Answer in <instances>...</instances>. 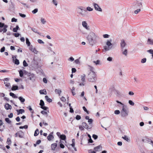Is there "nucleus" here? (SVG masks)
Here are the masks:
<instances>
[{"label": "nucleus", "instance_id": "obj_1", "mask_svg": "<svg viewBox=\"0 0 153 153\" xmlns=\"http://www.w3.org/2000/svg\"><path fill=\"white\" fill-rule=\"evenodd\" d=\"M97 38L98 37L94 32H91L87 36V39L90 45L93 46L96 43Z\"/></svg>", "mask_w": 153, "mask_h": 153}, {"label": "nucleus", "instance_id": "obj_2", "mask_svg": "<svg viewBox=\"0 0 153 153\" xmlns=\"http://www.w3.org/2000/svg\"><path fill=\"white\" fill-rule=\"evenodd\" d=\"M87 79L88 82H95L97 80V75L94 71L89 72L87 76Z\"/></svg>", "mask_w": 153, "mask_h": 153}, {"label": "nucleus", "instance_id": "obj_3", "mask_svg": "<svg viewBox=\"0 0 153 153\" xmlns=\"http://www.w3.org/2000/svg\"><path fill=\"white\" fill-rule=\"evenodd\" d=\"M77 12L79 16L82 17L86 16L88 14L87 11L85 8L83 7H79L77 9Z\"/></svg>", "mask_w": 153, "mask_h": 153}, {"label": "nucleus", "instance_id": "obj_4", "mask_svg": "<svg viewBox=\"0 0 153 153\" xmlns=\"http://www.w3.org/2000/svg\"><path fill=\"white\" fill-rule=\"evenodd\" d=\"M112 39H110L107 40L105 42L106 45L103 47L105 51H108L112 48L113 44L111 43Z\"/></svg>", "mask_w": 153, "mask_h": 153}, {"label": "nucleus", "instance_id": "obj_5", "mask_svg": "<svg viewBox=\"0 0 153 153\" xmlns=\"http://www.w3.org/2000/svg\"><path fill=\"white\" fill-rule=\"evenodd\" d=\"M128 108L125 105L123 106L122 110H121L120 114L121 116L123 117H126L128 115Z\"/></svg>", "mask_w": 153, "mask_h": 153}, {"label": "nucleus", "instance_id": "obj_6", "mask_svg": "<svg viewBox=\"0 0 153 153\" xmlns=\"http://www.w3.org/2000/svg\"><path fill=\"white\" fill-rule=\"evenodd\" d=\"M8 27L7 25L0 22V32H2L3 33H5L7 31V28Z\"/></svg>", "mask_w": 153, "mask_h": 153}, {"label": "nucleus", "instance_id": "obj_7", "mask_svg": "<svg viewBox=\"0 0 153 153\" xmlns=\"http://www.w3.org/2000/svg\"><path fill=\"white\" fill-rule=\"evenodd\" d=\"M92 5L94 6V9L96 10L101 12H102V8L97 3L93 2L92 3Z\"/></svg>", "mask_w": 153, "mask_h": 153}, {"label": "nucleus", "instance_id": "obj_8", "mask_svg": "<svg viewBox=\"0 0 153 153\" xmlns=\"http://www.w3.org/2000/svg\"><path fill=\"white\" fill-rule=\"evenodd\" d=\"M82 26L86 30H89L90 29L89 26L88 25L87 23L86 22L84 21L82 22Z\"/></svg>", "mask_w": 153, "mask_h": 153}, {"label": "nucleus", "instance_id": "obj_9", "mask_svg": "<svg viewBox=\"0 0 153 153\" xmlns=\"http://www.w3.org/2000/svg\"><path fill=\"white\" fill-rule=\"evenodd\" d=\"M72 143L68 147V149H70V146H71L72 147H73L74 150L76 151H77V149L75 147V140L74 139H73L72 140Z\"/></svg>", "mask_w": 153, "mask_h": 153}, {"label": "nucleus", "instance_id": "obj_10", "mask_svg": "<svg viewBox=\"0 0 153 153\" xmlns=\"http://www.w3.org/2000/svg\"><path fill=\"white\" fill-rule=\"evenodd\" d=\"M82 126L84 128L87 129H91L92 126V125L88 126L85 122H83L82 123Z\"/></svg>", "mask_w": 153, "mask_h": 153}, {"label": "nucleus", "instance_id": "obj_11", "mask_svg": "<svg viewBox=\"0 0 153 153\" xmlns=\"http://www.w3.org/2000/svg\"><path fill=\"white\" fill-rule=\"evenodd\" d=\"M29 49L30 51H31L35 54L37 53L38 51L36 50L35 48H33V47L32 45H31L30 46Z\"/></svg>", "mask_w": 153, "mask_h": 153}, {"label": "nucleus", "instance_id": "obj_12", "mask_svg": "<svg viewBox=\"0 0 153 153\" xmlns=\"http://www.w3.org/2000/svg\"><path fill=\"white\" fill-rule=\"evenodd\" d=\"M53 132H52L49 134L48 136L47 137V139L48 140L51 141L53 139L54 137L53 135Z\"/></svg>", "mask_w": 153, "mask_h": 153}, {"label": "nucleus", "instance_id": "obj_13", "mask_svg": "<svg viewBox=\"0 0 153 153\" xmlns=\"http://www.w3.org/2000/svg\"><path fill=\"white\" fill-rule=\"evenodd\" d=\"M102 146H99L94 147V150L95 151V152L99 151L102 150Z\"/></svg>", "mask_w": 153, "mask_h": 153}, {"label": "nucleus", "instance_id": "obj_14", "mask_svg": "<svg viewBox=\"0 0 153 153\" xmlns=\"http://www.w3.org/2000/svg\"><path fill=\"white\" fill-rule=\"evenodd\" d=\"M57 146V144L56 143H54L51 145V149L52 150L54 151L55 150L56 147Z\"/></svg>", "mask_w": 153, "mask_h": 153}, {"label": "nucleus", "instance_id": "obj_15", "mask_svg": "<svg viewBox=\"0 0 153 153\" xmlns=\"http://www.w3.org/2000/svg\"><path fill=\"white\" fill-rule=\"evenodd\" d=\"M144 143H148L150 142V141H151V140L146 138L144 137L142 139Z\"/></svg>", "mask_w": 153, "mask_h": 153}, {"label": "nucleus", "instance_id": "obj_16", "mask_svg": "<svg viewBox=\"0 0 153 153\" xmlns=\"http://www.w3.org/2000/svg\"><path fill=\"white\" fill-rule=\"evenodd\" d=\"M4 107L6 110H8L9 109H11L12 108L11 106L8 103L5 104Z\"/></svg>", "mask_w": 153, "mask_h": 153}, {"label": "nucleus", "instance_id": "obj_17", "mask_svg": "<svg viewBox=\"0 0 153 153\" xmlns=\"http://www.w3.org/2000/svg\"><path fill=\"white\" fill-rule=\"evenodd\" d=\"M120 45L122 49H124V48L126 45V44L124 41L123 40L121 41Z\"/></svg>", "mask_w": 153, "mask_h": 153}, {"label": "nucleus", "instance_id": "obj_18", "mask_svg": "<svg viewBox=\"0 0 153 153\" xmlns=\"http://www.w3.org/2000/svg\"><path fill=\"white\" fill-rule=\"evenodd\" d=\"M16 111L17 112V114L19 115V114H22L25 112V111L24 109H20L19 110H17Z\"/></svg>", "mask_w": 153, "mask_h": 153}, {"label": "nucleus", "instance_id": "obj_19", "mask_svg": "<svg viewBox=\"0 0 153 153\" xmlns=\"http://www.w3.org/2000/svg\"><path fill=\"white\" fill-rule=\"evenodd\" d=\"M122 53L125 55V56H126L127 55V50L126 49H122Z\"/></svg>", "mask_w": 153, "mask_h": 153}, {"label": "nucleus", "instance_id": "obj_20", "mask_svg": "<svg viewBox=\"0 0 153 153\" xmlns=\"http://www.w3.org/2000/svg\"><path fill=\"white\" fill-rule=\"evenodd\" d=\"M40 21L41 23L42 24L44 25L46 22V19L42 17L40 18Z\"/></svg>", "mask_w": 153, "mask_h": 153}, {"label": "nucleus", "instance_id": "obj_21", "mask_svg": "<svg viewBox=\"0 0 153 153\" xmlns=\"http://www.w3.org/2000/svg\"><path fill=\"white\" fill-rule=\"evenodd\" d=\"M81 80L83 82H85V74H83L81 76Z\"/></svg>", "mask_w": 153, "mask_h": 153}, {"label": "nucleus", "instance_id": "obj_22", "mask_svg": "<svg viewBox=\"0 0 153 153\" xmlns=\"http://www.w3.org/2000/svg\"><path fill=\"white\" fill-rule=\"evenodd\" d=\"M45 98L46 100L48 101V102H51L52 101V100L50 98H49L48 96H45Z\"/></svg>", "mask_w": 153, "mask_h": 153}, {"label": "nucleus", "instance_id": "obj_23", "mask_svg": "<svg viewBox=\"0 0 153 153\" xmlns=\"http://www.w3.org/2000/svg\"><path fill=\"white\" fill-rule=\"evenodd\" d=\"M147 43L149 45H153V39H148Z\"/></svg>", "mask_w": 153, "mask_h": 153}, {"label": "nucleus", "instance_id": "obj_24", "mask_svg": "<svg viewBox=\"0 0 153 153\" xmlns=\"http://www.w3.org/2000/svg\"><path fill=\"white\" fill-rule=\"evenodd\" d=\"M55 92L56 94H58L59 95L62 92V91L59 89H56L55 90Z\"/></svg>", "mask_w": 153, "mask_h": 153}, {"label": "nucleus", "instance_id": "obj_25", "mask_svg": "<svg viewBox=\"0 0 153 153\" xmlns=\"http://www.w3.org/2000/svg\"><path fill=\"white\" fill-rule=\"evenodd\" d=\"M93 62L96 65H101V64L100 61L99 60H97L96 61H94Z\"/></svg>", "mask_w": 153, "mask_h": 153}, {"label": "nucleus", "instance_id": "obj_26", "mask_svg": "<svg viewBox=\"0 0 153 153\" xmlns=\"http://www.w3.org/2000/svg\"><path fill=\"white\" fill-rule=\"evenodd\" d=\"M23 132L22 131H20L18 132V136L20 138L23 137Z\"/></svg>", "mask_w": 153, "mask_h": 153}, {"label": "nucleus", "instance_id": "obj_27", "mask_svg": "<svg viewBox=\"0 0 153 153\" xmlns=\"http://www.w3.org/2000/svg\"><path fill=\"white\" fill-rule=\"evenodd\" d=\"M39 93L41 94H47L46 91L45 89L40 90Z\"/></svg>", "mask_w": 153, "mask_h": 153}, {"label": "nucleus", "instance_id": "obj_28", "mask_svg": "<svg viewBox=\"0 0 153 153\" xmlns=\"http://www.w3.org/2000/svg\"><path fill=\"white\" fill-rule=\"evenodd\" d=\"M18 89V87L17 85H13L11 88V90L12 91H15Z\"/></svg>", "mask_w": 153, "mask_h": 153}, {"label": "nucleus", "instance_id": "obj_29", "mask_svg": "<svg viewBox=\"0 0 153 153\" xmlns=\"http://www.w3.org/2000/svg\"><path fill=\"white\" fill-rule=\"evenodd\" d=\"M32 30L35 32V33H37L39 34V33L38 31V30L36 28H31Z\"/></svg>", "mask_w": 153, "mask_h": 153}, {"label": "nucleus", "instance_id": "obj_30", "mask_svg": "<svg viewBox=\"0 0 153 153\" xmlns=\"http://www.w3.org/2000/svg\"><path fill=\"white\" fill-rule=\"evenodd\" d=\"M122 138L125 140L127 142H129L130 141V139L128 138V137L126 136H124L123 137H122Z\"/></svg>", "mask_w": 153, "mask_h": 153}, {"label": "nucleus", "instance_id": "obj_31", "mask_svg": "<svg viewBox=\"0 0 153 153\" xmlns=\"http://www.w3.org/2000/svg\"><path fill=\"white\" fill-rule=\"evenodd\" d=\"M39 129L37 128L36 129L35 131L34 134V136H37L39 134Z\"/></svg>", "mask_w": 153, "mask_h": 153}, {"label": "nucleus", "instance_id": "obj_32", "mask_svg": "<svg viewBox=\"0 0 153 153\" xmlns=\"http://www.w3.org/2000/svg\"><path fill=\"white\" fill-rule=\"evenodd\" d=\"M18 98L22 103L24 102L25 101V99L22 97H19Z\"/></svg>", "mask_w": 153, "mask_h": 153}, {"label": "nucleus", "instance_id": "obj_33", "mask_svg": "<svg viewBox=\"0 0 153 153\" xmlns=\"http://www.w3.org/2000/svg\"><path fill=\"white\" fill-rule=\"evenodd\" d=\"M19 29V27L18 25L16 26L15 28H14L13 29V31L15 32H16L17 30Z\"/></svg>", "mask_w": 153, "mask_h": 153}, {"label": "nucleus", "instance_id": "obj_34", "mask_svg": "<svg viewBox=\"0 0 153 153\" xmlns=\"http://www.w3.org/2000/svg\"><path fill=\"white\" fill-rule=\"evenodd\" d=\"M147 51L152 54V58L153 59V50L152 49H150Z\"/></svg>", "mask_w": 153, "mask_h": 153}, {"label": "nucleus", "instance_id": "obj_35", "mask_svg": "<svg viewBox=\"0 0 153 153\" xmlns=\"http://www.w3.org/2000/svg\"><path fill=\"white\" fill-rule=\"evenodd\" d=\"M26 44L27 45V46H30V42H29L28 39L27 38H26Z\"/></svg>", "mask_w": 153, "mask_h": 153}, {"label": "nucleus", "instance_id": "obj_36", "mask_svg": "<svg viewBox=\"0 0 153 153\" xmlns=\"http://www.w3.org/2000/svg\"><path fill=\"white\" fill-rule=\"evenodd\" d=\"M4 83L5 85V86L8 88H10V83L7 82H4Z\"/></svg>", "mask_w": 153, "mask_h": 153}, {"label": "nucleus", "instance_id": "obj_37", "mask_svg": "<svg viewBox=\"0 0 153 153\" xmlns=\"http://www.w3.org/2000/svg\"><path fill=\"white\" fill-rule=\"evenodd\" d=\"M93 121V120L92 119H89L88 120V122L89 125H92V123Z\"/></svg>", "mask_w": 153, "mask_h": 153}, {"label": "nucleus", "instance_id": "obj_38", "mask_svg": "<svg viewBox=\"0 0 153 153\" xmlns=\"http://www.w3.org/2000/svg\"><path fill=\"white\" fill-rule=\"evenodd\" d=\"M10 96L12 97H13L14 98H17V97H16L14 93H13L12 92L10 93Z\"/></svg>", "mask_w": 153, "mask_h": 153}, {"label": "nucleus", "instance_id": "obj_39", "mask_svg": "<svg viewBox=\"0 0 153 153\" xmlns=\"http://www.w3.org/2000/svg\"><path fill=\"white\" fill-rule=\"evenodd\" d=\"M5 121L9 124H10L11 123V121L8 118H6L5 119Z\"/></svg>", "mask_w": 153, "mask_h": 153}, {"label": "nucleus", "instance_id": "obj_40", "mask_svg": "<svg viewBox=\"0 0 153 153\" xmlns=\"http://www.w3.org/2000/svg\"><path fill=\"white\" fill-rule=\"evenodd\" d=\"M44 105L45 104L44 101L42 100H41L39 103L41 107H42L44 106Z\"/></svg>", "mask_w": 153, "mask_h": 153}, {"label": "nucleus", "instance_id": "obj_41", "mask_svg": "<svg viewBox=\"0 0 153 153\" xmlns=\"http://www.w3.org/2000/svg\"><path fill=\"white\" fill-rule=\"evenodd\" d=\"M60 138L62 140H65L66 138V136L64 135H60Z\"/></svg>", "mask_w": 153, "mask_h": 153}, {"label": "nucleus", "instance_id": "obj_42", "mask_svg": "<svg viewBox=\"0 0 153 153\" xmlns=\"http://www.w3.org/2000/svg\"><path fill=\"white\" fill-rule=\"evenodd\" d=\"M14 62V63L15 64L18 65L19 64V60H18L17 59H16V60L14 62Z\"/></svg>", "mask_w": 153, "mask_h": 153}, {"label": "nucleus", "instance_id": "obj_43", "mask_svg": "<svg viewBox=\"0 0 153 153\" xmlns=\"http://www.w3.org/2000/svg\"><path fill=\"white\" fill-rule=\"evenodd\" d=\"M128 102L129 104L130 105H132V106L134 105V102H133V101H132V100H129L128 101Z\"/></svg>", "mask_w": 153, "mask_h": 153}, {"label": "nucleus", "instance_id": "obj_44", "mask_svg": "<svg viewBox=\"0 0 153 153\" xmlns=\"http://www.w3.org/2000/svg\"><path fill=\"white\" fill-rule=\"evenodd\" d=\"M86 10H87V11L88 10L89 11H93V9L91 8L90 7H88L86 8Z\"/></svg>", "mask_w": 153, "mask_h": 153}, {"label": "nucleus", "instance_id": "obj_45", "mask_svg": "<svg viewBox=\"0 0 153 153\" xmlns=\"http://www.w3.org/2000/svg\"><path fill=\"white\" fill-rule=\"evenodd\" d=\"M88 66L89 67V69L90 70V72L94 71V68L93 67L90 65H88Z\"/></svg>", "mask_w": 153, "mask_h": 153}, {"label": "nucleus", "instance_id": "obj_46", "mask_svg": "<svg viewBox=\"0 0 153 153\" xmlns=\"http://www.w3.org/2000/svg\"><path fill=\"white\" fill-rule=\"evenodd\" d=\"M7 143L8 145H10L11 143V141L10 139L9 138H8L7 139Z\"/></svg>", "mask_w": 153, "mask_h": 153}, {"label": "nucleus", "instance_id": "obj_47", "mask_svg": "<svg viewBox=\"0 0 153 153\" xmlns=\"http://www.w3.org/2000/svg\"><path fill=\"white\" fill-rule=\"evenodd\" d=\"M19 76L21 77L23 76V73L22 70H20L19 71Z\"/></svg>", "mask_w": 153, "mask_h": 153}, {"label": "nucleus", "instance_id": "obj_48", "mask_svg": "<svg viewBox=\"0 0 153 153\" xmlns=\"http://www.w3.org/2000/svg\"><path fill=\"white\" fill-rule=\"evenodd\" d=\"M146 58H144L141 59V62L142 63H144L146 62Z\"/></svg>", "mask_w": 153, "mask_h": 153}, {"label": "nucleus", "instance_id": "obj_49", "mask_svg": "<svg viewBox=\"0 0 153 153\" xmlns=\"http://www.w3.org/2000/svg\"><path fill=\"white\" fill-rule=\"evenodd\" d=\"M110 36L107 34H105L103 35V37L105 38H108Z\"/></svg>", "mask_w": 153, "mask_h": 153}, {"label": "nucleus", "instance_id": "obj_50", "mask_svg": "<svg viewBox=\"0 0 153 153\" xmlns=\"http://www.w3.org/2000/svg\"><path fill=\"white\" fill-rule=\"evenodd\" d=\"M19 128L20 129H23V128H25V129H27L28 128V126L27 125H25L24 126H20L19 127Z\"/></svg>", "mask_w": 153, "mask_h": 153}, {"label": "nucleus", "instance_id": "obj_51", "mask_svg": "<svg viewBox=\"0 0 153 153\" xmlns=\"http://www.w3.org/2000/svg\"><path fill=\"white\" fill-rule=\"evenodd\" d=\"M82 108L83 109V110H84V111L86 112V113L88 114H89V111H88L87 110L86 108L85 107V106H83V107H82Z\"/></svg>", "mask_w": 153, "mask_h": 153}, {"label": "nucleus", "instance_id": "obj_52", "mask_svg": "<svg viewBox=\"0 0 153 153\" xmlns=\"http://www.w3.org/2000/svg\"><path fill=\"white\" fill-rule=\"evenodd\" d=\"M23 65L24 67H27L28 66V64L27 63L25 60H24L23 62Z\"/></svg>", "mask_w": 153, "mask_h": 153}, {"label": "nucleus", "instance_id": "obj_53", "mask_svg": "<svg viewBox=\"0 0 153 153\" xmlns=\"http://www.w3.org/2000/svg\"><path fill=\"white\" fill-rule=\"evenodd\" d=\"M38 11V9L37 8L33 10L32 11V13L34 14L36 13Z\"/></svg>", "mask_w": 153, "mask_h": 153}, {"label": "nucleus", "instance_id": "obj_54", "mask_svg": "<svg viewBox=\"0 0 153 153\" xmlns=\"http://www.w3.org/2000/svg\"><path fill=\"white\" fill-rule=\"evenodd\" d=\"M79 129L81 131L84 130V128L82 125H80L79 126Z\"/></svg>", "mask_w": 153, "mask_h": 153}, {"label": "nucleus", "instance_id": "obj_55", "mask_svg": "<svg viewBox=\"0 0 153 153\" xmlns=\"http://www.w3.org/2000/svg\"><path fill=\"white\" fill-rule=\"evenodd\" d=\"M68 60L69 61L72 62L74 60V58L73 57H71L68 59Z\"/></svg>", "mask_w": 153, "mask_h": 153}, {"label": "nucleus", "instance_id": "obj_56", "mask_svg": "<svg viewBox=\"0 0 153 153\" xmlns=\"http://www.w3.org/2000/svg\"><path fill=\"white\" fill-rule=\"evenodd\" d=\"M113 58L112 57H109L107 58V60L109 62H111L112 61Z\"/></svg>", "mask_w": 153, "mask_h": 153}, {"label": "nucleus", "instance_id": "obj_57", "mask_svg": "<svg viewBox=\"0 0 153 153\" xmlns=\"http://www.w3.org/2000/svg\"><path fill=\"white\" fill-rule=\"evenodd\" d=\"M19 14L21 17L22 18H25L26 16L25 14H23L21 13H19Z\"/></svg>", "mask_w": 153, "mask_h": 153}, {"label": "nucleus", "instance_id": "obj_58", "mask_svg": "<svg viewBox=\"0 0 153 153\" xmlns=\"http://www.w3.org/2000/svg\"><path fill=\"white\" fill-rule=\"evenodd\" d=\"M37 41L38 43H39L40 44H44V42H43V41H42V40L39 39L37 40Z\"/></svg>", "mask_w": 153, "mask_h": 153}, {"label": "nucleus", "instance_id": "obj_59", "mask_svg": "<svg viewBox=\"0 0 153 153\" xmlns=\"http://www.w3.org/2000/svg\"><path fill=\"white\" fill-rule=\"evenodd\" d=\"M120 113V112L119 110H116L114 111V114H118Z\"/></svg>", "mask_w": 153, "mask_h": 153}, {"label": "nucleus", "instance_id": "obj_60", "mask_svg": "<svg viewBox=\"0 0 153 153\" xmlns=\"http://www.w3.org/2000/svg\"><path fill=\"white\" fill-rule=\"evenodd\" d=\"M74 62L76 64H79L80 63V62L79 59H77L75 60Z\"/></svg>", "mask_w": 153, "mask_h": 153}, {"label": "nucleus", "instance_id": "obj_61", "mask_svg": "<svg viewBox=\"0 0 153 153\" xmlns=\"http://www.w3.org/2000/svg\"><path fill=\"white\" fill-rule=\"evenodd\" d=\"M128 94L130 96H133L134 93L133 91H130L128 92Z\"/></svg>", "mask_w": 153, "mask_h": 153}, {"label": "nucleus", "instance_id": "obj_62", "mask_svg": "<svg viewBox=\"0 0 153 153\" xmlns=\"http://www.w3.org/2000/svg\"><path fill=\"white\" fill-rule=\"evenodd\" d=\"M81 118V117L79 115H77L76 117V119L78 120H80Z\"/></svg>", "mask_w": 153, "mask_h": 153}, {"label": "nucleus", "instance_id": "obj_63", "mask_svg": "<svg viewBox=\"0 0 153 153\" xmlns=\"http://www.w3.org/2000/svg\"><path fill=\"white\" fill-rule=\"evenodd\" d=\"M17 19H15L14 18H13L12 19H11V22H17Z\"/></svg>", "mask_w": 153, "mask_h": 153}, {"label": "nucleus", "instance_id": "obj_64", "mask_svg": "<svg viewBox=\"0 0 153 153\" xmlns=\"http://www.w3.org/2000/svg\"><path fill=\"white\" fill-rule=\"evenodd\" d=\"M20 34L19 33H13V35L15 36V37H17L19 36L20 35Z\"/></svg>", "mask_w": 153, "mask_h": 153}]
</instances>
